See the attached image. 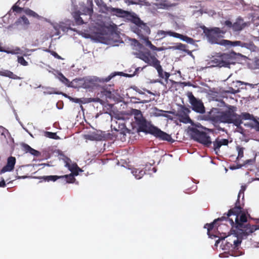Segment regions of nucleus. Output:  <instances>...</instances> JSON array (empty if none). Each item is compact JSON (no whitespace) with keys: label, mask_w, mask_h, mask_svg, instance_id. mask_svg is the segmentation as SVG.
I'll list each match as a JSON object with an SVG mask.
<instances>
[{"label":"nucleus","mask_w":259,"mask_h":259,"mask_svg":"<svg viewBox=\"0 0 259 259\" xmlns=\"http://www.w3.org/2000/svg\"><path fill=\"white\" fill-rule=\"evenodd\" d=\"M205 13H207L209 15L213 16L214 14H215V12L213 10H209L208 12H205Z\"/></svg>","instance_id":"54"},{"label":"nucleus","mask_w":259,"mask_h":259,"mask_svg":"<svg viewBox=\"0 0 259 259\" xmlns=\"http://www.w3.org/2000/svg\"><path fill=\"white\" fill-rule=\"evenodd\" d=\"M188 133L193 139L207 147H209L212 144L210 137L208 134L196 127L189 128Z\"/></svg>","instance_id":"9"},{"label":"nucleus","mask_w":259,"mask_h":259,"mask_svg":"<svg viewBox=\"0 0 259 259\" xmlns=\"http://www.w3.org/2000/svg\"><path fill=\"white\" fill-rule=\"evenodd\" d=\"M145 45L149 47L152 51H162L164 50V48L162 47L157 48L155 46L153 45L150 41H147Z\"/></svg>","instance_id":"36"},{"label":"nucleus","mask_w":259,"mask_h":259,"mask_svg":"<svg viewBox=\"0 0 259 259\" xmlns=\"http://www.w3.org/2000/svg\"><path fill=\"white\" fill-rule=\"evenodd\" d=\"M30 23L28 19L25 16H23L20 17L19 19L17 20L15 22V24L17 26L21 25L24 27L25 28H27L29 26Z\"/></svg>","instance_id":"25"},{"label":"nucleus","mask_w":259,"mask_h":259,"mask_svg":"<svg viewBox=\"0 0 259 259\" xmlns=\"http://www.w3.org/2000/svg\"><path fill=\"white\" fill-rule=\"evenodd\" d=\"M37 178L39 179L43 180L47 182H50V181H53L55 182L58 179H61L60 176H42L37 177Z\"/></svg>","instance_id":"29"},{"label":"nucleus","mask_w":259,"mask_h":259,"mask_svg":"<svg viewBox=\"0 0 259 259\" xmlns=\"http://www.w3.org/2000/svg\"><path fill=\"white\" fill-rule=\"evenodd\" d=\"M53 71L48 70L49 72L52 73L62 83L69 87L77 88L76 83H73L72 81L69 80L60 72L58 70L52 69Z\"/></svg>","instance_id":"17"},{"label":"nucleus","mask_w":259,"mask_h":259,"mask_svg":"<svg viewBox=\"0 0 259 259\" xmlns=\"http://www.w3.org/2000/svg\"><path fill=\"white\" fill-rule=\"evenodd\" d=\"M255 65L257 68H259V59H257L255 60Z\"/></svg>","instance_id":"58"},{"label":"nucleus","mask_w":259,"mask_h":259,"mask_svg":"<svg viewBox=\"0 0 259 259\" xmlns=\"http://www.w3.org/2000/svg\"><path fill=\"white\" fill-rule=\"evenodd\" d=\"M242 165H239L237 166V167H235V166H231L230 167V168L232 170H234V169H237V168H240L242 167Z\"/></svg>","instance_id":"57"},{"label":"nucleus","mask_w":259,"mask_h":259,"mask_svg":"<svg viewBox=\"0 0 259 259\" xmlns=\"http://www.w3.org/2000/svg\"><path fill=\"white\" fill-rule=\"evenodd\" d=\"M188 98L193 110L201 114L205 112L203 103L200 100L195 98L192 93L189 94Z\"/></svg>","instance_id":"12"},{"label":"nucleus","mask_w":259,"mask_h":259,"mask_svg":"<svg viewBox=\"0 0 259 259\" xmlns=\"http://www.w3.org/2000/svg\"><path fill=\"white\" fill-rule=\"evenodd\" d=\"M259 120V118H258ZM254 121V127L256 129V131H259V122L257 121L253 120Z\"/></svg>","instance_id":"53"},{"label":"nucleus","mask_w":259,"mask_h":259,"mask_svg":"<svg viewBox=\"0 0 259 259\" xmlns=\"http://www.w3.org/2000/svg\"><path fill=\"white\" fill-rule=\"evenodd\" d=\"M204 32L207 37L208 41L212 44H218L221 46L228 47L231 42V40L221 39L219 38L222 37L226 33V31L221 30L220 28L214 27L211 29H205Z\"/></svg>","instance_id":"6"},{"label":"nucleus","mask_w":259,"mask_h":259,"mask_svg":"<svg viewBox=\"0 0 259 259\" xmlns=\"http://www.w3.org/2000/svg\"><path fill=\"white\" fill-rule=\"evenodd\" d=\"M93 8L86 7L84 6L83 4H80L79 10L77 11L76 8H74L72 12L77 24L87 23L89 20H91L93 22L92 24L97 34L101 35H106L108 32L109 27L104 21L103 16L99 15L95 19V15H93Z\"/></svg>","instance_id":"2"},{"label":"nucleus","mask_w":259,"mask_h":259,"mask_svg":"<svg viewBox=\"0 0 259 259\" xmlns=\"http://www.w3.org/2000/svg\"><path fill=\"white\" fill-rule=\"evenodd\" d=\"M176 36H177L176 37V38H179L181 40L185 41L188 44L193 45L195 43V41L193 38L189 37L187 36L183 35L178 33H177Z\"/></svg>","instance_id":"28"},{"label":"nucleus","mask_w":259,"mask_h":259,"mask_svg":"<svg viewBox=\"0 0 259 259\" xmlns=\"http://www.w3.org/2000/svg\"><path fill=\"white\" fill-rule=\"evenodd\" d=\"M95 1L97 5L100 8V11L102 13H106L109 7H107L102 0H95ZM88 2L90 4V6L88 7V8L92 7V0H88Z\"/></svg>","instance_id":"23"},{"label":"nucleus","mask_w":259,"mask_h":259,"mask_svg":"<svg viewBox=\"0 0 259 259\" xmlns=\"http://www.w3.org/2000/svg\"><path fill=\"white\" fill-rule=\"evenodd\" d=\"M228 140L226 139L217 138L213 142V149L215 153L217 154L220 151V147L223 146H226L228 144Z\"/></svg>","instance_id":"21"},{"label":"nucleus","mask_w":259,"mask_h":259,"mask_svg":"<svg viewBox=\"0 0 259 259\" xmlns=\"http://www.w3.org/2000/svg\"><path fill=\"white\" fill-rule=\"evenodd\" d=\"M210 119L214 123H233L235 125V113L231 111L222 112L212 116Z\"/></svg>","instance_id":"10"},{"label":"nucleus","mask_w":259,"mask_h":259,"mask_svg":"<svg viewBox=\"0 0 259 259\" xmlns=\"http://www.w3.org/2000/svg\"><path fill=\"white\" fill-rule=\"evenodd\" d=\"M53 27H54V29L55 30L56 32L54 34H53L52 36H53L54 35H59L60 34V29L61 28V26L59 25L56 24V25H54L53 26Z\"/></svg>","instance_id":"46"},{"label":"nucleus","mask_w":259,"mask_h":259,"mask_svg":"<svg viewBox=\"0 0 259 259\" xmlns=\"http://www.w3.org/2000/svg\"><path fill=\"white\" fill-rule=\"evenodd\" d=\"M252 115L248 113H242L241 115H238L235 113V125L238 126L242 123V120H254Z\"/></svg>","instance_id":"18"},{"label":"nucleus","mask_w":259,"mask_h":259,"mask_svg":"<svg viewBox=\"0 0 259 259\" xmlns=\"http://www.w3.org/2000/svg\"><path fill=\"white\" fill-rule=\"evenodd\" d=\"M0 75L9 77L14 79H20L21 78L14 74L12 72L8 70H0Z\"/></svg>","instance_id":"27"},{"label":"nucleus","mask_w":259,"mask_h":259,"mask_svg":"<svg viewBox=\"0 0 259 259\" xmlns=\"http://www.w3.org/2000/svg\"><path fill=\"white\" fill-rule=\"evenodd\" d=\"M251 162H252V160L251 159H248V160H247L245 161L244 162V165H246V164H249Z\"/></svg>","instance_id":"60"},{"label":"nucleus","mask_w":259,"mask_h":259,"mask_svg":"<svg viewBox=\"0 0 259 259\" xmlns=\"http://www.w3.org/2000/svg\"><path fill=\"white\" fill-rule=\"evenodd\" d=\"M6 186V183L4 180H3L0 182V187H4Z\"/></svg>","instance_id":"55"},{"label":"nucleus","mask_w":259,"mask_h":259,"mask_svg":"<svg viewBox=\"0 0 259 259\" xmlns=\"http://www.w3.org/2000/svg\"><path fill=\"white\" fill-rule=\"evenodd\" d=\"M44 89L45 87H42ZM46 91H44L43 93L44 95H51V94H58V93L55 91L54 88H45Z\"/></svg>","instance_id":"37"},{"label":"nucleus","mask_w":259,"mask_h":259,"mask_svg":"<svg viewBox=\"0 0 259 259\" xmlns=\"http://www.w3.org/2000/svg\"><path fill=\"white\" fill-rule=\"evenodd\" d=\"M210 67H230V65H234V59L232 53H224L219 56L213 57L209 62Z\"/></svg>","instance_id":"7"},{"label":"nucleus","mask_w":259,"mask_h":259,"mask_svg":"<svg viewBox=\"0 0 259 259\" xmlns=\"http://www.w3.org/2000/svg\"><path fill=\"white\" fill-rule=\"evenodd\" d=\"M187 46L181 43L178 44L176 46L172 47L171 48L174 50H179L183 51L185 52H187L188 54H191V53L186 49Z\"/></svg>","instance_id":"34"},{"label":"nucleus","mask_w":259,"mask_h":259,"mask_svg":"<svg viewBox=\"0 0 259 259\" xmlns=\"http://www.w3.org/2000/svg\"><path fill=\"white\" fill-rule=\"evenodd\" d=\"M120 75V76H131V75H128V74H125V73H124L123 72H122V73H121V74H120V73L119 74H117L116 75Z\"/></svg>","instance_id":"61"},{"label":"nucleus","mask_w":259,"mask_h":259,"mask_svg":"<svg viewBox=\"0 0 259 259\" xmlns=\"http://www.w3.org/2000/svg\"><path fill=\"white\" fill-rule=\"evenodd\" d=\"M155 82H159L162 85H165V84L163 83V82L162 81H161L160 79H157V80H155Z\"/></svg>","instance_id":"59"},{"label":"nucleus","mask_w":259,"mask_h":259,"mask_svg":"<svg viewBox=\"0 0 259 259\" xmlns=\"http://www.w3.org/2000/svg\"><path fill=\"white\" fill-rule=\"evenodd\" d=\"M45 136L48 138L53 139H58L59 137L56 135L55 133H52L50 132H46L45 133Z\"/></svg>","instance_id":"39"},{"label":"nucleus","mask_w":259,"mask_h":259,"mask_svg":"<svg viewBox=\"0 0 259 259\" xmlns=\"http://www.w3.org/2000/svg\"><path fill=\"white\" fill-rule=\"evenodd\" d=\"M17 61L19 64L23 66H26L28 65V62L24 59L23 57L18 56Z\"/></svg>","instance_id":"42"},{"label":"nucleus","mask_w":259,"mask_h":259,"mask_svg":"<svg viewBox=\"0 0 259 259\" xmlns=\"http://www.w3.org/2000/svg\"><path fill=\"white\" fill-rule=\"evenodd\" d=\"M59 158L62 159L65 163V166L72 172L75 176L78 175V171H82V170L77 166L75 163H71V160L63 154L59 155Z\"/></svg>","instance_id":"15"},{"label":"nucleus","mask_w":259,"mask_h":259,"mask_svg":"<svg viewBox=\"0 0 259 259\" xmlns=\"http://www.w3.org/2000/svg\"><path fill=\"white\" fill-rule=\"evenodd\" d=\"M101 93L106 97V98L111 99L113 97V94L110 91H107L105 89H103Z\"/></svg>","instance_id":"41"},{"label":"nucleus","mask_w":259,"mask_h":259,"mask_svg":"<svg viewBox=\"0 0 259 259\" xmlns=\"http://www.w3.org/2000/svg\"><path fill=\"white\" fill-rule=\"evenodd\" d=\"M75 175L72 173L69 175H66L64 176H60L61 179L65 178L66 179V183H73L74 182L75 179L74 177Z\"/></svg>","instance_id":"33"},{"label":"nucleus","mask_w":259,"mask_h":259,"mask_svg":"<svg viewBox=\"0 0 259 259\" xmlns=\"http://www.w3.org/2000/svg\"><path fill=\"white\" fill-rule=\"evenodd\" d=\"M106 13L110 14L112 15L116 16L118 17L124 18L130 21L133 19V17L135 14L134 13H131L121 9L114 8L110 7H109Z\"/></svg>","instance_id":"11"},{"label":"nucleus","mask_w":259,"mask_h":259,"mask_svg":"<svg viewBox=\"0 0 259 259\" xmlns=\"http://www.w3.org/2000/svg\"><path fill=\"white\" fill-rule=\"evenodd\" d=\"M165 112H169L168 111H164V110H160V109H158L156 108H155L154 109H153V111L152 112V114L154 116H164V117H166V115H165L163 113H165Z\"/></svg>","instance_id":"35"},{"label":"nucleus","mask_w":259,"mask_h":259,"mask_svg":"<svg viewBox=\"0 0 259 259\" xmlns=\"http://www.w3.org/2000/svg\"><path fill=\"white\" fill-rule=\"evenodd\" d=\"M16 163V158L14 157L10 156L7 159L6 165L1 169V173L12 171Z\"/></svg>","instance_id":"19"},{"label":"nucleus","mask_w":259,"mask_h":259,"mask_svg":"<svg viewBox=\"0 0 259 259\" xmlns=\"http://www.w3.org/2000/svg\"><path fill=\"white\" fill-rule=\"evenodd\" d=\"M132 114L134 115V117L139 114L141 113V111L138 109H133L131 112Z\"/></svg>","instance_id":"49"},{"label":"nucleus","mask_w":259,"mask_h":259,"mask_svg":"<svg viewBox=\"0 0 259 259\" xmlns=\"http://www.w3.org/2000/svg\"><path fill=\"white\" fill-rule=\"evenodd\" d=\"M246 189V186H242L238 195V199L235 203V207L230 209L226 215H224L214 220L211 224H206L204 228L207 230V235L210 238L217 237V236L211 235L210 231L213 228L214 225L219 221L229 222L232 227H235L237 229V233L242 236H246L253 232V228L247 223V217L245 213L241 211L240 198L244 199V193Z\"/></svg>","instance_id":"1"},{"label":"nucleus","mask_w":259,"mask_h":259,"mask_svg":"<svg viewBox=\"0 0 259 259\" xmlns=\"http://www.w3.org/2000/svg\"><path fill=\"white\" fill-rule=\"evenodd\" d=\"M47 52H49L51 53V55H52L55 58H57L58 59H63L61 56H60L56 52L54 51H50V50H46Z\"/></svg>","instance_id":"48"},{"label":"nucleus","mask_w":259,"mask_h":259,"mask_svg":"<svg viewBox=\"0 0 259 259\" xmlns=\"http://www.w3.org/2000/svg\"><path fill=\"white\" fill-rule=\"evenodd\" d=\"M6 53L12 55H23L26 56L24 52L19 47H16L11 50H7Z\"/></svg>","instance_id":"30"},{"label":"nucleus","mask_w":259,"mask_h":259,"mask_svg":"<svg viewBox=\"0 0 259 259\" xmlns=\"http://www.w3.org/2000/svg\"><path fill=\"white\" fill-rule=\"evenodd\" d=\"M236 149L238 152L237 159L242 158L243 157L244 148L237 146Z\"/></svg>","instance_id":"43"},{"label":"nucleus","mask_w":259,"mask_h":259,"mask_svg":"<svg viewBox=\"0 0 259 259\" xmlns=\"http://www.w3.org/2000/svg\"><path fill=\"white\" fill-rule=\"evenodd\" d=\"M0 132H1V135L3 136L5 138L10 136L8 130L2 126H0Z\"/></svg>","instance_id":"40"},{"label":"nucleus","mask_w":259,"mask_h":259,"mask_svg":"<svg viewBox=\"0 0 259 259\" xmlns=\"http://www.w3.org/2000/svg\"><path fill=\"white\" fill-rule=\"evenodd\" d=\"M136 25V27L134 30L135 32L138 35L139 38L142 40L145 44L148 39V35L150 33V29L149 27L144 23H143L140 19L135 14L131 21Z\"/></svg>","instance_id":"8"},{"label":"nucleus","mask_w":259,"mask_h":259,"mask_svg":"<svg viewBox=\"0 0 259 259\" xmlns=\"http://www.w3.org/2000/svg\"><path fill=\"white\" fill-rule=\"evenodd\" d=\"M21 146L22 150L26 153H29L31 155L36 157H38L40 155V153L38 151L33 149L27 144L22 143Z\"/></svg>","instance_id":"22"},{"label":"nucleus","mask_w":259,"mask_h":259,"mask_svg":"<svg viewBox=\"0 0 259 259\" xmlns=\"http://www.w3.org/2000/svg\"><path fill=\"white\" fill-rule=\"evenodd\" d=\"M130 170L135 179L137 180L141 179L145 174V171L140 168L134 167L130 168Z\"/></svg>","instance_id":"24"},{"label":"nucleus","mask_w":259,"mask_h":259,"mask_svg":"<svg viewBox=\"0 0 259 259\" xmlns=\"http://www.w3.org/2000/svg\"><path fill=\"white\" fill-rule=\"evenodd\" d=\"M176 32L169 30V31H164L162 30H158L157 31V34L158 36L160 37V39H162L163 38L165 37L167 35H169L170 36H172L175 37L177 36Z\"/></svg>","instance_id":"26"},{"label":"nucleus","mask_w":259,"mask_h":259,"mask_svg":"<svg viewBox=\"0 0 259 259\" xmlns=\"http://www.w3.org/2000/svg\"><path fill=\"white\" fill-rule=\"evenodd\" d=\"M224 25L229 28H232L234 32H239L246 26L247 24L243 19L239 17L233 24L230 21L227 20L225 21Z\"/></svg>","instance_id":"13"},{"label":"nucleus","mask_w":259,"mask_h":259,"mask_svg":"<svg viewBox=\"0 0 259 259\" xmlns=\"http://www.w3.org/2000/svg\"><path fill=\"white\" fill-rule=\"evenodd\" d=\"M85 101H84V103H91V102H101V100L98 98H87L84 99Z\"/></svg>","instance_id":"44"},{"label":"nucleus","mask_w":259,"mask_h":259,"mask_svg":"<svg viewBox=\"0 0 259 259\" xmlns=\"http://www.w3.org/2000/svg\"><path fill=\"white\" fill-rule=\"evenodd\" d=\"M7 50L3 49V48L0 46V52L6 53Z\"/></svg>","instance_id":"63"},{"label":"nucleus","mask_w":259,"mask_h":259,"mask_svg":"<svg viewBox=\"0 0 259 259\" xmlns=\"http://www.w3.org/2000/svg\"><path fill=\"white\" fill-rule=\"evenodd\" d=\"M84 137L85 139L91 141H98L100 140V136L95 133L85 135Z\"/></svg>","instance_id":"31"},{"label":"nucleus","mask_w":259,"mask_h":259,"mask_svg":"<svg viewBox=\"0 0 259 259\" xmlns=\"http://www.w3.org/2000/svg\"><path fill=\"white\" fill-rule=\"evenodd\" d=\"M253 24L255 26L254 28V30L257 31L259 34V19L254 20L253 21Z\"/></svg>","instance_id":"47"},{"label":"nucleus","mask_w":259,"mask_h":259,"mask_svg":"<svg viewBox=\"0 0 259 259\" xmlns=\"http://www.w3.org/2000/svg\"><path fill=\"white\" fill-rule=\"evenodd\" d=\"M27 176H18L17 177V179H25L26 178H27Z\"/></svg>","instance_id":"62"},{"label":"nucleus","mask_w":259,"mask_h":259,"mask_svg":"<svg viewBox=\"0 0 259 259\" xmlns=\"http://www.w3.org/2000/svg\"><path fill=\"white\" fill-rule=\"evenodd\" d=\"M122 73V72H114L111 73L106 78H99L96 76H87L81 78L73 79V83H76L77 88H82L86 89H94L100 85L101 83L107 82L117 74Z\"/></svg>","instance_id":"4"},{"label":"nucleus","mask_w":259,"mask_h":259,"mask_svg":"<svg viewBox=\"0 0 259 259\" xmlns=\"http://www.w3.org/2000/svg\"><path fill=\"white\" fill-rule=\"evenodd\" d=\"M136 124L141 131L150 134L156 138L168 142H173L170 135L162 131L160 129L147 121L141 113L134 117Z\"/></svg>","instance_id":"3"},{"label":"nucleus","mask_w":259,"mask_h":259,"mask_svg":"<svg viewBox=\"0 0 259 259\" xmlns=\"http://www.w3.org/2000/svg\"><path fill=\"white\" fill-rule=\"evenodd\" d=\"M236 47L239 46L242 48L246 49L250 52H257L258 48L254 45L253 42L251 41H244L242 40L231 41V42L229 44L228 47Z\"/></svg>","instance_id":"14"},{"label":"nucleus","mask_w":259,"mask_h":259,"mask_svg":"<svg viewBox=\"0 0 259 259\" xmlns=\"http://www.w3.org/2000/svg\"><path fill=\"white\" fill-rule=\"evenodd\" d=\"M151 167H152V164L151 163H149V164H146L145 165V167H144V168L145 169V170H144V171H145V172L146 171H150L151 170H152L153 171V172L155 173L156 172V169L155 167H152V169H151Z\"/></svg>","instance_id":"45"},{"label":"nucleus","mask_w":259,"mask_h":259,"mask_svg":"<svg viewBox=\"0 0 259 259\" xmlns=\"http://www.w3.org/2000/svg\"><path fill=\"white\" fill-rule=\"evenodd\" d=\"M228 239L225 241V244L227 247H232L234 248L237 247L241 243V241L238 238H236L235 236H230L227 237Z\"/></svg>","instance_id":"20"},{"label":"nucleus","mask_w":259,"mask_h":259,"mask_svg":"<svg viewBox=\"0 0 259 259\" xmlns=\"http://www.w3.org/2000/svg\"><path fill=\"white\" fill-rule=\"evenodd\" d=\"M144 0H132L130 3L131 4H139L140 3L143 2Z\"/></svg>","instance_id":"50"},{"label":"nucleus","mask_w":259,"mask_h":259,"mask_svg":"<svg viewBox=\"0 0 259 259\" xmlns=\"http://www.w3.org/2000/svg\"><path fill=\"white\" fill-rule=\"evenodd\" d=\"M24 12L28 16L30 17H32L34 18H37L40 19L41 17L39 16L34 11L29 9V8H26L24 10Z\"/></svg>","instance_id":"32"},{"label":"nucleus","mask_w":259,"mask_h":259,"mask_svg":"<svg viewBox=\"0 0 259 259\" xmlns=\"http://www.w3.org/2000/svg\"><path fill=\"white\" fill-rule=\"evenodd\" d=\"M237 126V132L240 133L241 134H243L244 131L243 129L240 125L236 126Z\"/></svg>","instance_id":"52"},{"label":"nucleus","mask_w":259,"mask_h":259,"mask_svg":"<svg viewBox=\"0 0 259 259\" xmlns=\"http://www.w3.org/2000/svg\"><path fill=\"white\" fill-rule=\"evenodd\" d=\"M190 112V110L188 108L181 106L177 113L179 121L184 123H192V121L189 116Z\"/></svg>","instance_id":"16"},{"label":"nucleus","mask_w":259,"mask_h":259,"mask_svg":"<svg viewBox=\"0 0 259 259\" xmlns=\"http://www.w3.org/2000/svg\"><path fill=\"white\" fill-rule=\"evenodd\" d=\"M20 0H19L12 7V10L13 11L16 12L17 13H20L23 11L24 12V10L25 9L21 8L18 6L20 5Z\"/></svg>","instance_id":"38"},{"label":"nucleus","mask_w":259,"mask_h":259,"mask_svg":"<svg viewBox=\"0 0 259 259\" xmlns=\"http://www.w3.org/2000/svg\"><path fill=\"white\" fill-rule=\"evenodd\" d=\"M220 239H219L218 240H217L216 241H215V244L214 245L215 246H217L218 245V244L220 243Z\"/></svg>","instance_id":"64"},{"label":"nucleus","mask_w":259,"mask_h":259,"mask_svg":"<svg viewBox=\"0 0 259 259\" xmlns=\"http://www.w3.org/2000/svg\"><path fill=\"white\" fill-rule=\"evenodd\" d=\"M72 101H73L75 103H80V99L78 98H72Z\"/></svg>","instance_id":"56"},{"label":"nucleus","mask_w":259,"mask_h":259,"mask_svg":"<svg viewBox=\"0 0 259 259\" xmlns=\"http://www.w3.org/2000/svg\"><path fill=\"white\" fill-rule=\"evenodd\" d=\"M134 54L137 58L143 60L149 65L154 67L157 70L158 76L161 78H164L166 82H167L170 76L169 73L163 70L160 61L155 56L151 55L149 51H146L144 53L142 52L134 53Z\"/></svg>","instance_id":"5"},{"label":"nucleus","mask_w":259,"mask_h":259,"mask_svg":"<svg viewBox=\"0 0 259 259\" xmlns=\"http://www.w3.org/2000/svg\"><path fill=\"white\" fill-rule=\"evenodd\" d=\"M243 254V253L242 252L237 251V252L232 253L231 255L233 256H238L242 255Z\"/></svg>","instance_id":"51"}]
</instances>
